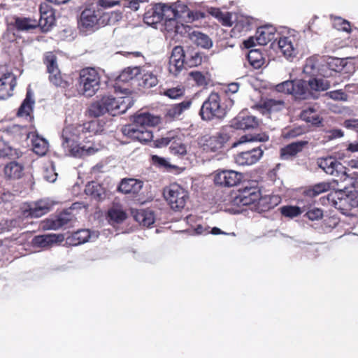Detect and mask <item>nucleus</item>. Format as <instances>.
I'll use <instances>...</instances> for the list:
<instances>
[{"label": "nucleus", "mask_w": 358, "mask_h": 358, "mask_svg": "<svg viewBox=\"0 0 358 358\" xmlns=\"http://www.w3.org/2000/svg\"><path fill=\"white\" fill-rule=\"evenodd\" d=\"M101 76L94 68L87 67L79 72L78 90L85 97H92L100 89Z\"/></svg>", "instance_id": "nucleus-3"}, {"label": "nucleus", "mask_w": 358, "mask_h": 358, "mask_svg": "<svg viewBox=\"0 0 358 358\" xmlns=\"http://www.w3.org/2000/svg\"><path fill=\"white\" fill-rule=\"evenodd\" d=\"M164 15V27L167 32L185 36L187 31L192 30V27L180 22V16L173 6H170L169 8H166Z\"/></svg>", "instance_id": "nucleus-7"}, {"label": "nucleus", "mask_w": 358, "mask_h": 358, "mask_svg": "<svg viewBox=\"0 0 358 358\" xmlns=\"http://www.w3.org/2000/svg\"><path fill=\"white\" fill-rule=\"evenodd\" d=\"M164 196L174 210L184 208L189 199L187 191L177 183L171 184L166 187L164 190Z\"/></svg>", "instance_id": "nucleus-6"}, {"label": "nucleus", "mask_w": 358, "mask_h": 358, "mask_svg": "<svg viewBox=\"0 0 358 358\" xmlns=\"http://www.w3.org/2000/svg\"><path fill=\"white\" fill-rule=\"evenodd\" d=\"M263 153L262 145L255 146L238 154L235 157V161L236 164L241 166L252 165L262 158Z\"/></svg>", "instance_id": "nucleus-16"}, {"label": "nucleus", "mask_w": 358, "mask_h": 358, "mask_svg": "<svg viewBox=\"0 0 358 358\" xmlns=\"http://www.w3.org/2000/svg\"><path fill=\"white\" fill-rule=\"evenodd\" d=\"M32 149L33 151L39 156H44L48 150L49 144L48 141L38 136V134L32 135Z\"/></svg>", "instance_id": "nucleus-37"}, {"label": "nucleus", "mask_w": 358, "mask_h": 358, "mask_svg": "<svg viewBox=\"0 0 358 358\" xmlns=\"http://www.w3.org/2000/svg\"><path fill=\"white\" fill-rule=\"evenodd\" d=\"M184 94V88L181 87H176L167 89L164 92V94L171 99H176L182 96Z\"/></svg>", "instance_id": "nucleus-58"}, {"label": "nucleus", "mask_w": 358, "mask_h": 358, "mask_svg": "<svg viewBox=\"0 0 358 358\" xmlns=\"http://www.w3.org/2000/svg\"><path fill=\"white\" fill-rule=\"evenodd\" d=\"M282 215L289 218H294L300 215L303 210L298 206H285L280 208Z\"/></svg>", "instance_id": "nucleus-49"}, {"label": "nucleus", "mask_w": 358, "mask_h": 358, "mask_svg": "<svg viewBox=\"0 0 358 358\" xmlns=\"http://www.w3.org/2000/svg\"><path fill=\"white\" fill-rule=\"evenodd\" d=\"M108 216L110 220L117 223L123 222L127 217L125 212L117 206H114L109 210Z\"/></svg>", "instance_id": "nucleus-48"}, {"label": "nucleus", "mask_w": 358, "mask_h": 358, "mask_svg": "<svg viewBox=\"0 0 358 358\" xmlns=\"http://www.w3.org/2000/svg\"><path fill=\"white\" fill-rule=\"evenodd\" d=\"M243 178L241 173L233 170L218 171L214 178L216 185L223 187H233L238 185Z\"/></svg>", "instance_id": "nucleus-15"}, {"label": "nucleus", "mask_w": 358, "mask_h": 358, "mask_svg": "<svg viewBox=\"0 0 358 358\" xmlns=\"http://www.w3.org/2000/svg\"><path fill=\"white\" fill-rule=\"evenodd\" d=\"M208 13L219 20L224 26L232 25V14L229 12H222L219 8L210 7L208 8Z\"/></svg>", "instance_id": "nucleus-38"}, {"label": "nucleus", "mask_w": 358, "mask_h": 358, "mask_svg": "<svg viewBox=\"0 0 358 358\" xmlns=\"http://www.w3.org/2000/svg\"><path fill=\"white\" fill-rule=\"evenodd\" d=\"M34 103V101L30 99L29 92H28L26 99L24 100L18 110L17 115L21 117L29 116L32 110V106Z\"/></svg>", "instance_id": "nucleus-47"}, {"label": "nucleus", "mask_w": 358, "mask_h": 358, "mask_svg": "<svg viewBox=\"0 0 358 358\" xmlns=\"http://www.w3.org/2000/svg\"><path fill=\"white\" fill-rule=\"evenodd\" d=\"M99 236L97 231H90L88 229H80L72 234L71 239L75 245L85 243L87 241H94Z\"/></svg>", "instance_id": "nucleus-29"}, {"label": "nucleus", "mask_w": 358, "mask_h": 358, "mask_svg": "<svg viewBox=\"0 0 358 358\" xmlns=\"http://www.w3.org/2000/svg\"><path fill=\"white\" fill-rule=\"evenodd\" d=\"M330 189V182H322L307 188L304 191V194L309 197H315L322 193L329 191Z\"/></svg>", "instance_id": "nucleus-39"}, {"label": "nucleus", "mask_w": 358, "mask_h": 358, "mask_svg": "<svg viewBox=\"0 0 358 358\" xmlns=\"http://www.w3.org/2000/svg\"><path fill=\"white\" fill-rule=\"evenodd\" d=\"M192 103L191 99H187L180 103L171 106L166 110V117L169 120L179 118L185 110L190 108Z\"/></svg>", "instance_id": "nucleus-28"}, {"label": "nucleus", "mask_w": 358, "mask_h": 358, "mask_svg": "<svg viewBox=\"0 0 358 358\" xmlns=\"http://www.w3.org/2000/svg\"><path fill=\"white\" fill-rule=\"evenodd\" d=\"M15 85V76L11 73H5L0 78V99H6L12 96Z\"/></svg>", "instance_id": "nucleus-22"}, {"label": "nucleus", "mask_w": 358, "mask_h": 358, "mask_svg": "<svg viewBox=\"0 0 358 358\" xmlns=\"http://www.w3.org/2000/svg\"><path fill=\"white\" fill-rule=\"evenodd\" d=\"M265 106L269 110L277 111L281 110L284 107V101L282 100L270 99L265 102Z\"/></svg>", "instance_id": "nucleus-56"}, {"label": "nucleus", "mask_w": 358, "mask_h": 358, "mask_svg": "<svg viewBox=\"0 0 358 358\" xmlns=\"http://www.w3.org/2000/svg\"><path fill=\"white\" fill-rule=\"evenodd\" d=\"M320 57L321 56L317 55L308 57L306 60V64L303 66V73L310 76L320 75L319 66Z\"/></svg>", "instance_id": "nucleus-35"}, {"label": "nucleus", "mask_w": 358, "mask_h": 358, "mask_svg": "<svg viewBox=\"0 0 358 358\" xmlns=\"http://www.w3.org/2000/svg\"><path fill=\"white\" fill-rule=\"evenodd\" d=\"M152 161L155 165H157L159 167H163L166 169H176V166L171 165L166 158L157 155H152Z\"/></svg>", "instance_id": "nucleus-54"}, {"label": "nucleus", "mask_w": 358, "mask_h": 358, "mask_svg": "<svg viewBox=\"0 0 358 358\" xmlns=\"http://www.w3.org/2000/svg\"><path fill=\"white\" fill-rule=\"evenodd\" d=\"M334 27L338 30L350 33L351 31L350 22L340 17H336L334 20Z\"/></svg>", "instance_id": "nucleus-53"}, {"label": "nucleus", "mask_w": 358, "mask_h": 358, "mask_svg": "<svg viewBox=\"0 0 358 358\" xmlns=\"http://www.w3.org/2000/svg\"><path fill=\"white\" fill-rule=\"evenodd\" d=\"M64 236L62 234H47L37 236L33 239V244L41 248L48 247L52 243L62 242Z\"/></svg>", "instance_id": "nucleus-31"}, {"label": "nucleus", "mask_w": 358, "mask_h": 358, "mask_svg": "<svg viewBox=\"0 0 358 358\" xmlns=\"http://www.w3.org/2000/svg\"><path fill=\"white\" fill-rule=\"evenodd\" d=\"M141 79L142 85L145 87H152L157 85L158 79L157 75L153 72L148 70L146 68H141Z\"/></svg>", "instance_id": "nucleus-40"}, {"label": "nucleus", "mask_w": 358, "mask_h": 358, "mask_svg": "<svg viewBox=\"0 0 358 358\" xmlns=\"http://www.w3.org/2000/svg\"><path fill=\"white\" fill-rule=\"evenodd\" d=\"M295 40L292 36L280 37L278 42V48L283 55L287 58L296 55Z\"/></svg>", "instance_id": "nucleus-26"}, {"label": "nucleus", "mask_w": 358, "mask_h": 358, "mask_svg": "<svg viewBox=\"0 0 358 358\" xmlns=\"http://www.w3.org/2000/svg\"><path fill=\"white\" fill-rule=\"evenodd\" d=\"M308 142L305 141H300L292 143L285 147L282 148L280 150V155L282 159H289L294 157L297 153L302 151L304 146L307 145Z\"/></svg>", "instance_id": "nucleus-30"}, {"label": "nucleus", "mask_w": 358, "mask_h": 358, "mask_svg": "<svg viewBox=\"0 0 358 358\" xmlns=\"http://www.w3.org/2000/svg\"><path fill=\"white\" fill-rule=\"evenodd\" d=\"M259 120L252 115L238 114L231 121V126L236 129L246 130L258 127Z\"/></svg>", "instance_id": "nucleus-21"}, {"label": "nucleus", "mask_w": 358, "mask_h": 358, "mask_svg": "<svg viewBox=\"0 0 358 358\" xmlns=\"http://www.w3.org/2000/svg\"><path fill=\"white\" fill-rule=\"evenodd\" d=\"M141 69L138 66L128 67L124 69L116 78L115 85V91L120 90L122 93L128 96V94L130 93V90L127 88L122 89L120 84L128 83L130 80L138 78V76L141 74Z\"/></svg>", "instance_id": "nucleus-19"}, {"label": "nucleus", "mask_w": 358, "mask_h": 358, "mask_svg": "<svg viewBox=\"0 0 358 358\" xmlns=\"http://www.w3.org/2000/svg\"><path fill=\"white\" fill-rule=\"evenodd\" d=\"M99 13L92 8L85 9L78 20V26L83 31H94L98 29Z\"/></svg>", "instance_id": "nucleus-17"}, {"label": "nucleus", "mask_w": 358, "mask_h": 358, "mask_svg": "<svg viewBox=\"0 0 358 358\" xmlns=\"http://www.w3.org/2000/svg\"><path fill=\"white\" fill-rule=\"evenodd\" d=\"M43 176V178L50 182H54L57 178V173L55 172V167L52 164L44 169Z\"/></svg>", "instance_id": "nucleus-55"}, {"label": "nucleus", "mask_w": 358, "mask_h": 358, "mask_svg": "<svg viewBox=\"0 0 358 358\" xmlns=\"http://www.w3.org/2000/svg\"><path fill=\"white\" fill-rule=\"evenodd\" d=\"M235 27L241 29V31H247L250 29V20L248 17H241L238 19Z\"/></svg>", "instance_id": "nucleus-63"}, {"label": "nucleus", "mask_w": 358, "mask_h": 358, "mask_svg": "<svg viewBox=\"0 0 358 358\" xmlns=\"http://www.w3.org/2000/svg\"><path fill=\"white\" fill-rule=\"evenodd\" d=\"M186 34L197 46H200L203 48H210L213 45L210 38L200 31L192 29L191 31H187Z\"/></svg>", "instance_id": "nucleus-32"}, {"label": "nucleus", "mask_w": 358, "mask_h": 358, "mask_svg": "<svg viewBox=\"0 0 358 358\" xmlns=\"http://www.w3.org/2000/svg\"><path fill=\"white\" fill-rule=\"evenodd\" d=\"M317 165L327 174L335 177L343 176L346 175V173L344 170V166L334 157H327L324 158H319L317 160Z\"/></svg>", "instance_id": "nucleus-13"}, {"label": "nucleus", "mask_w": 358, "mask_h": 358, "mask_svg": "<svg viewBox=\"0 0 358 358\" xmlns=\"http://www.w3.org/2000/svg\"><path fill=\"white\" fill-rule=\"evenodd\" d=\"M85 192L87 194H90L93 197L101 199L102 198V189L99 185L92 182L86 187Z\"/></svg>", "instance_id": "nucleus-50"}, {"label": "nucleus", "mask_w": 358, "mask_h": 358, "mask_svg": "<svg viewBox=\"0 0 358 358\" xmlns=\"http://www.w3.org/2000/svg\"><path fill=\"white\" fill-rule=\"evenodd\" d=\"M275 29L272 26H264L257 29L255 38H250L244 42L246 48H249L255 45V41L260 45H266L274 38Z\"/></svg>", "instance_id": "nucleus-14"}, {"label": "nucleus", "mask_w": 358, "mask_h": 358, "mask_svg": "<svg viewBox=\"0 0 358 358\" xmlns=\"http://www.w3.org/2000/svg\"><path fill=\"white\" fill-rule=\"evenodd\" d=\"M103 102L107 112L113 116L124 113L134 104V100L130 96H125L120 98H114L112 96H103Z\"/></svg>", "instance_id": "nucleus-10"}, {"label": "nucleus", "mask_w": 358, "mask_h": 358, "mask_svg": "<svg viewBox=\"0 0 358 358\" xmlns=\"http://www.w3.org/2000/svg\"><path fill=\"white\" fill-rule=\"evenodd\" d=\"M41 17L37 22L43 31L46 32L50 30L55 23L54 13L52 10L43 11V7H41Z\"/></svg>", "instance_id": "nucleus-36"}, {"label": "nucleus", "mask_w": 358, "mask_h": 358, "mask_svg": "<svg viewBox=\"0 0 358 358\" xmlns=\"http://www.w3.org/2000/svg\"><path fill=\"white\" fill-rule=\"evenodd\" d=\"M170 6L164 3H157L144 15V22L148 25H154L163 21L165 11Z\"/></svg>", "instance_id": "nucleus-20"}, {"label": "nucleus", "mask_w": 358, "mask_h": 358, "mask_svg": "<svg viewBox=\"0 0 358 358\" xmlns=\"http://www.w3.org/2000/svg\"><path fill=\"white\" fill-rule=\"evenodd\" d=\"M345 66L343 59L329 56H321L320 75L324 78L336 77Z\"/></svg>", "instance_id": "nucleus-8"}, {"label": "nucleus", "mask_w": 358, "mask_h": 358, "mask_svg": "<svg viewBox=\"0 0 358 358\" xmlns=\"http://www.w3.org/2000/svg\"><path fill=\"white\" fill-rule=\"evenodd\" d=\"M303 133V129L301 127H295L290 129H285L282 136L284 138H292L300 136Z\"/></svg>", "instance_id": "nucleus-59"}, {"label": "nucleus", "mask_w": 358, "mask_h": 358, "mask_svg": "<svg viewBox=\"0 0 358 358\" xmlns=\"http://www.w3.org/2000/svg\"><path fill=\"white\" fill-rule=\"evenodd\" d=\"M275 90L293 95L296 99H306L313 96L307 83L301 79L286 80L275 85Z\"/></svg>", "instance_id": "nucleus-5"}, {"label": "nucleus", "mask_w": 358, "mask_h": 358, "mask_svg": "<svg viewBox=\"0 0 358 358\" xmlns=\"http://www.w3.org/2000/svg\"><path fill=\"white\" fill-rule=\"evenodd\" d=\"M227 114L225 108L221 104L220 95L216 92L210 94L207 99L203 103L199 115L203 120L223 119Z\"/></svg>", "instance_id": "nucleus-4"}, {"label": "nucleus", "mask_w": 358, "mask_h": 358, "mask_svg": "<svg viewBox=\"0 0 358 358\" xmlns=\"http://www.w3.org/2000/svg\"><path fill=\"white\" fill-rule=\"evenodd\" d=\"M268 136L266 133H260L257 134H246L242 136L237 142L234 143L236 147L240 144L253 142H266L268 141Z\"/></svg>", "instance_id": "nucleus-41"}, {"label": "nucleus", "mask_w": 358, "mask_h": 358, "mask_svg": "<svg viewBox=\"0 0 358 358\" xmlns=\"http://www.w3.org/2000/svg\"><path fill=\"white\" fill-rule=\"evenodd\" d=\"M15 25L18 30L28 31L37 27L38 24L36 20L26 17H17L15 21Z\"/></svg>", "instance_id": "nucleus-45"}, {"label": "nucleus", "mask_w": 358, "mask_h": 358, "mask_svg": "<svg viewBox=\"0 0 358 358\" xmlns=\"http://www.w3.org/2000/svg\"><path fill=\"white\" fill-rule=\"evenodd\" d=\"M325 96L335 101H346L348 95L341 90L327 92Z\"/></svg>", "instance_id": "nucleus-57"}, {"label": "nucleus", "mask_w": 358, "mask_h": 358, "mask_svg": "<svg viewBox=\"0 0 358 358\" xmlns=\"http://www.w3.org/2000/svg\"><path fill=\"white\" fill-rule=\"evenodd\" d=\"M248 59L255 69L261 68L264 62V58L262 56V54L259 50L253 49L250 50L248 55Z\"/></svg>", "instance_id": "nucleus-44"}, {"label": "nucleus", "mask_w": 358, "mask_h": 358, "mask_svg": "<svg viewBox=\"0 0 358 358\" xmlns=\"http://www.w3.org/2000/svg\"><path fill=\"white\" fill-rule=\"evenodd\" d=\"M307 85L308 87H309L308 89L310 92L325 91L331 87L329 81L324 79L316 78H310L308 81Z\"/></svg>", "instance_id": "nucleus-42"}, {"label": "nucleus", "mask_w": 358, "mask_h": 358, "mask_svg": "<svg viewBox=\"0 0 358 358\" xmlns=\"http://www.w3.org/2000/svg\"><path fill=\"white\" fill-rule=\"evenodd\" d=\"M228 136L226 134L218 132L210 136L206 143V149L212 152H216L224 146L227 141Z\"/></svg>", "instance_id": "nucleus-33"}, {"label": "nucleus", "mask_w": 358, "mask_h": 358, "mask_svg": "<svg viewBox=\"0 0 358 358\" xmlns=\"http://www.w3.org/2000/svg\"><path fill=\"white\" fill-rule=\"evenodd\" d=\"M52 204L47 200H41L36 202L31 206L28 211L24 212V216H30L31 217H40L48 213Z\"/></svg>", "instance_id": "nucleus-25"}, {"label": "nucleus", "mask_w": 358, "mask_h": 358, "mask_svg": "<svg viewBox=\"0 0 358 358\" xmlns=\"http://www.w3.org/2000/svg\"><path fill=\"white\" fill-rule=\"evenodd\" d=\"M189 75L199 86H206L208 83L209 78L208 76L199 71H193Z\"/></svg>", "instance_id": "nucleus-52"}, {"label": "nucleus", "mask_w": 358, "mask_h": 358, "mask_svg": "<svg viewBox=\"0 0 358 358\" xmlns=\"http://www.w3.org/2000/svg\"><path fill=\"white\" fill-rule=\"evenodd\" d=\"M97 13H99L98 17V28L100 27H103L108 24H110V17L108 12H103L102 10H97Z\"/></svg>", "instance_id": "nucleus-60"}, {"label": "nucleus", "mask_w": 358, "mask_h": 358, "mask_svg": "<svg viewBox=\"0 0 358 358\" xmlns=\"http://www.w3.org/2000/svg\"><path fill=\"white\" fill-rule=\"evenodd\" d=\"M22 220L20 218L17 219H12L10 220L5 221L4 223H0V233H2L3 231H11L14 228L17 227H21Z\"/></svg>", "instance_id": "nucleus-51"}, {"label": "nucleus", "mask_w": 358, "mask_h": 358, "mask_svg": "<svg viewBox=\"0 0 358 358\" xmlns=\"http://www.w3.org/2000/svg\"><path fill=\"white\" fill-rule=\"evenodd\" d=\"M279 202V197L275 196H261V192H259V199L257 200L255 206H254V207H252V210H255L258 213L264 212L273 208Z\"/></svg>", "instance_id": "nucleus-24"}, {"label": "nucleus", "mask_w": 358, "mask_h": 358, "mask_svg": "<svg viewBox=\"0 0 358 358\" xmlns=\"http://www.w3.org/2000/svg\"><path fill=\"white\" fill-rule=\"evenodd\" d=\"M301 117L314 125H319L321 123V118L313 108L303 110L301 113Z\"/></svg>", "instance_id": "nucleus-46"}, {"label": "nucleus", "mask_w": 358, "mask_h": 358, "mask_svg": "<svg viewBox=\"0 0 358 358\" xmlns=\"http://www.w3.org/2000/svg\"><path fill=\"white\" fill-rule=\"evenodd\" d=\"M159 122V118L150 113H141L134 117L132 124L126 125L122 129L125 136L146 143L152 140L153 135L150 127L155 126Z\"/></svg>", "instance_id": "nucleus-2"}, {"label": "nucleus", "mask_w": 358, "mask_h": 358, "mask_svg": "<svg viewBox=\"0 0 358 358\" xmlns=\"http://www.w3.org/2000/svg\"><path fill=\"white\" fill-rule=\"evenodd\" d=\"M45 64L49 73V80L56 87L61 88L67 87L69 84L67 80L61 75L57 64V57L52 52H48L45 57Z\"/></svg>", "instance_id": "nucleus-11"}, {"label": "nucleus", "mask_w": 358, "mask_h": 358, "mask_svg": "<svg viewBox=\"0 0 358 358\" xmlns=\"http://www.w3.org/2000/svg\"><path fill=\"white\" fill-rule=\"evenodd\" d=\"M62 147L66 155L74 157H83L95 154L104 147L99 140L87 141L80 145V129L72 124L66 126L61 133Z\"/></svg>", "instance_id": "nucleus-1"}, {"label": "nucleus", "mask_w": 358, "mask_h": 358, "mask_svg": "<svg viewBox=\"0 0 358 358\" xmlns=\"http://www.w3.org/2000/svg\"><path fill=\"white\" fill-rule=\"evenodd\" d=\"M73 218V215L69 210H64L53 218L48 219L45 226L48 229L57 230L66 225Z\"/></svg>", "instance_id": "nucleus-23"}, {"label": "nucleus", "mask_w": 358, "mask_h": 358, "mask_svg": "<svg viewBox=\"0 0 358 358\" xmlns=\"http://www.w3.org/2000/svg\"><path fill=\"white\" fill-rule=\"evenodd\" d=\"M259 199V189L257 187H245L238 190V193L232 199V203L238 206H255L257 200Z\"/></svg>", "instance_id": "nucleus-12"}, {"label": "nucleus", "mask_w": 358, "mask_h": 358, "mask_svg": "<svg viewBox=\"0 0 358 358\" xmlns=\"http://www.w3.org/2000/svg\"><path fill=\"white\" fill-rule=\"evenodd\" d=\"M4 174L8 178L19 179L24 174V166L17 162H10L5 166Z\"/></svg>", "instance_id": "nucleus-34"}, {"label": "nucleus", "mask_w": 358, "mask_h": 358, "mask_svg": "<svg viewBox=\"0 0 358 358\" xmlns=\"http://www.w3.org/2000/svg\"><path fill=\"white\" fill-rule=\"evenodd\" d=\"M179 131H169L165 136L157 140V145L163 147L170 145V151L176 155L183 156L187 154V145L183 143L178 136Z\"/></svg>", "instance_id": "nucleus-9"}, {"label": "nucleus", "mask_w": 358, "mask_h": 358, "mask_svg": "<svg viewBox=\"0 0 358 358\" xmlns=\"http://www.w3.org/2000/svg\"><path fill=\"white\" fill-rule=\"evenodd\" d=\"M12 155V148L5 141L0 139V157Z\"/></svg>", "instance_id": "nucleus-64"}, {"label": "nucleus", "mask_w": 358, "mask_h": 358, "mask_svg": "<svg viewBox=\"0 0 358 358\" xmlns=\"http://www.w3.org/2000/svg\"><path fill=\"white\" fill-rule=\"evenodd\" d=\"M185 54L181 46H176L171 52L169 62L170 73L176 76L183 69L185 62Z\"/></svg>", "instance_id": "nucleus-18"}, {"label": "nucleus", "mask_w": 358, "mask_h": 358, "mask_svg": "<svg viewBox=\"0 0 358 358\" xmlns=\"http://www.w3.org/2000/svg\"><path fill=\"white\" fill-rule=\"evenodd\" d=\"M103 102V97L99 100L93 102L88 108L89 115L91 117H97L104 115L108 110Z\"/></svg>", "instance_id": "nucleus-43"}, {"label": "nucleus", "mask_w": 358, "mask_h": 358, "mask_svg": "<svg viewBox=\"0 0 358 358\" xmlns=\"http://www.w3.org/2000/svg\"><path fill=\"white\" fill-rule=\"evenodd\" d=\"M306 216L312 221L318 220L323 216L322 210L318 208H314L309 210L306 213Z\"/></svg>", "instance_id": "nucleus-61"}, {"label": "nucleus", "mask_w": 358, "mask_h": 358, "mask_svg": "<svg viewBox=\"0 0 358 358\" xmlns=\"http://www.w3.org/2000/svg\"><path fill=\"white\" fill-rule=\"evenodd\" d=\"M143 187V182L134 178L124 179L121 181L118 189L124 194H138Z\"/></svg>", "instance_id": "nucleus-27"}, {"label": "nucleus", "mask_w": 358, "mask_h": 358, "mask_svg": "<svg viewBox=\"0 0 358 358\" xmlns=\"http://www.w3.org/2000/svg\"><path fill=\"white\" fill-rule=\"evenodd\" d=\"M344 202L351 208L358 207V193L352 192L344 199Z\"/></svg>", "instance_id": "nucleus-62"}]
</instances>
